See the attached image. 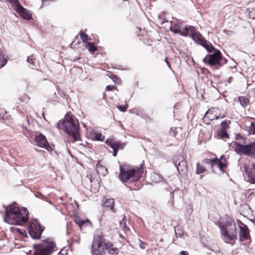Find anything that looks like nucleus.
I'll list each match as a JSON object with an SVG mask.
<instances>
[{"mask_svg": "<svg viewBox=\"0 0 255 255\" xmlns=\"http://www.w3.org/2000/svg\"><path fill=\"white\" fill-rule=\"evenodd\" d=\"M87 178L89 180L90 182L92 181V176L91 175H87Z\"/></svg>", "mask_w": 255, "mask_h": 255, "instance_id": "52", "label": "nucleus"}, {"mask_svg": "<svg viewBox=\"0 0 255 255\" xmlns=\"http://www.w3.org/2000/svg\"><path fill=\"white\" fill-rule=\"evenodd\" d=\"M205 171V168L203 167L202 165L199 164V163H197V169H196V173L201 174Z\"/></svg>", "mask_w": 255, "mask_h": 255, "instance_id": "28", "label": "nucleus"}, {"mask_svg": "<svg viewBox=\"0 0 255 255\" xmlns=\"http://www.w3.org/2000/svg\"><path fill=\"white\" fill-rule=\"evenodd\" d=\"M150 178L151 180L154 182H159L161 181V176L155 172H153L151 174Z\"/></svg>", "mask_w": 255, "mask_h": 255, "instance_id": "21", "label": "nucleus"}, {"mask_svg": "<svg viewBox=\"0 0 255 255\" xmlns=\"http://www.w3.org/2000/svg\"><path fill=\"white\" fill-rule=\"evenodd\" d=\"M5 114V110L3 108H0V119H3Z\"/></svg>", "mask_w": 255, "mask_h": 255, "instance_id": "41", "label": "nucleus"}, {"mask_svg": "<svg viewBox=\"0 0 255 255\" xmlns=\"http://www.w3.org/2000/svg\"><path fill=\"white\" fill-rule=\"evenodd\" d=\"M120 226L122 227H124L126 229H128L127 226V224H126V221L125 220V216L124 215V216L123 217V218L122 219V221H121L120 223Z\"/></svg>", "mask_w": 255, "mask_h": 255, "instance_id": "36", "label": "nucleus"}, {"mask_svg": "<svg viewBox=\"0 0 255 255\" xmlns=\"http://www.w3.org/2000/svg\"><path fill=\"white\" fill-rule=\"evenodd\" d=\"M238 101L241 106L244 108L246 107L249 103V100L247 98L244 96L239 97Z\"/></svg>", "mask_w": 255, "mask_h": 255, "instance_id": "22", "label": "nucleus"}, {"mask_svg": "<svg viewBox=\"0 0 255 255\" xmlns=\"http://www.w3.org/2000/svg\"><path fill=\"white\" fill-rule=\"evenodd\" d=\"M7 63V59L4 54L0 52V68L4 66Z\"/></svg>", "mask_w": 255, "mask_h": 255, "instance_id": "23", "label": "nucleus"}, {"mask_svg": "<svg viewBox=\"0 0 255 255\" xmlns=\"http://www.w3.org/2000/svg\"><path fill=\"white\" fill-rule=\"evenodd\" d=\"M88 35L87 34H85V35L84 36H83V37H82V40L83 42L86 43V41L88 40Z\"/></svg>", "mask_w": 255, "mask_h": 255, "instance_id": "48", "label": "nucleus"}, {"mask_svg": "<svg viewBox=\"0 0 255 255\" xmlns=\"http://www.w3.org/2000/svg\"><path fill=\"white\" fill-rule=\"evenodd\" d=\"M106 143L113 149V155L116 156L119 149H123L125 144L120 141H115L113 139H107Z\"/></svg>", "mask_w": 255, "mask_h": 255, "instance_id": "12", "label": "nucleus"}, {"mask_svg": "<svg viewBox=\"0 0 255 255\" xmlns=\"http://www.w3.org/2000/svg\"><path fill=\"white\" fill-rule=\"evenodd\" d=\"M5 212L4 220L9 224L22 225L28 220V211L25 208L9 205L5 207Z\"/></svg>", "mask_w": 255, "mask_h": 255, "instance_id": "1", "label": "nucleus"}, {"mask_svg": "<svg viewBox=\"0 0 255 255\" xmlns=\"http://www.w3.org/2000/svg\"><path fill=\"white\" fill-rule=\"evenodd\" d=\"M223 32L226 34V35H232L233 34V32L232 31L230 30H226V29H224L223 30Z\"/></svg>", "mask_w": 255, "mask_h": 255, "instance_id": "44", "label": "nucleus"}, {"mask_svg": "<svg viewBox=\"0 0 255 255\" xmlns=\"http://www.w3.org/2000/svg\"><path fill=\"white\" fill-rule=\"evenodd\" d=\"M114 88H115V86L108 85V86H107L106 87V90L107 91H111L112 89H114Z\"/></svg>", "mask_w": 255, "mask_h": 255, "instance_id": "46", "label": "nucleus"}, {"mask_svg": "<svg viewBox=\"0 0 255 255\" xmlns=\"http://www.w3.org/2000/svg\"><path fill=\"white\" fill-rule=\"evenodd\" d=\"M28 230L30 236L34 239H40L43 231L40 224L36 220L30 221Z\"/></svg>", "mask_w": 255, "mask_h": 255, "instance_id": "10", "label": "nucleus"}, {"mask_svg": "<svg viewBox=\"0 0 255 255\" xmlns=\"http://www.w3.org/2000/svg\"><path fill=\"white\" fill-rule=\"evenodd\" d=\"M221 127L220 129H224L226 130V129L229 127L227 122L226 121L222 122L221 124Z\"/></svg>", "mask_w": 255, "mask_h": 255, "instance_id": "33", "label": "nucleus"}, {"mask_svg": "<svg viewBox=\"0 0 255 255\" xmlns=\"http://www.w3.org/2000/svg\"><path fill=\"white\" fill-rule=\"evenodd\" d=\"M181 35L191 37L195 42L202 46L209 52H211L214 49L212 44L206 40L199 32L196 31V29L193 26L185 27Z\"/></svg>", "mask_w": 255, "mask_h": 255, "instance_id": "5", "label": "nucleus"}, {"mask_svg": "<svg viewBox=\"0 0 255 255\" xmlns=\"http://www.w3.org/2000/svg\"><path fill=\"white\" fill-rule=\"evenodd\" d=\"M104 248L111 255H117L119 253V249L114 247L113 244L109 241H104Z\"/></svg>", "mask_w": 255, "mask_h": 255, "instance_id": "16", "label": "nucleus"}, {"mask_svg": "<svg viewBox=\"0 0 255 255\" xmlns=\"http://www.w3.org/2000/svg\"><path fill=\"white\" fill-rule=\"evenodd\" d=\"M212 159H206L204 160V162L206 164H210L211 165H212Z\"/></svg>", "mask_w": 255, "mask_h": 255, "instance_id": "47", "label": "nucleus"}, {"mask_svg": "<svg viewBox=\"0 0 255 255\" xmlns=\"http://www.w3.org/2000/svg\"><path fill=\"white\" fill-rule=\"evenodd\" d=\"M157 20L161 24H162L167 21L164 14L159 15L157 17Z\"/></svg>", "mask_w": 255, "mask_h": 255, "instance_id": "29", "label": "nucleus"}, {"mask_svg": "<svg viewBox=\"0 0 255 255\" xmlns=\"http://www.w3.org/2000/svg\"><path fill=\"white\" fill-rule=\"evenodd\" d=\"M119 175L122 182L132 183L137 181L142 175V167L128 168L125 165H120Z\"/></svg>", "mask_w": 255, "mask_h": 255, "instance_id": "3", "label": "nucleus"}, {"mask_svg": "<svg viewBox=\"0 0 255 255\" xmlns=\"http://www.w3.org/2000/svg\"><path fill=\"white\" fill-rule=\"evenodd\" d=\"M255 194H254V192L253 191H251V192L249 193V194L248 195V197H250V196H251L252 195H254Z\"/></svg>", "mask_w": 255, "mask_h": 255, "instance_id": "55", "label": "nucleus"}, {"mask_svg": "<svg viewBox=\"0 0 255 255\" xmlns=\"http://www.w3.org/2000/svg\"><path fill=\"white\" fill-rule=\"evenodd\" d=\"M180 255H188V253L187 252L182 251L180 253Z\"/></svg>", "mask_w": 255, "mask_h": 255, "instance_id": "50", "label": "nucleus"}, {"mask_svg": "<svg viewBox=\"0 0 255 255\" xmlns=\"http://www.w3.org/2000/svg\"><path fill=\"white\" fill-rule=\"evenodd\" d=\"M86 47L88 48V50L91 52H94L97 50V48L95 46L94 44L91 42H88Z\"/></svg>", "mask_w": 255, "mask_h": 255, "instance_id": "25", "label": "nucleus"}, {"mask_svg": "<svg viewBox=\"0 0 255 255\" xmlns=\"http://www.w3.org/2000/svg\"><path fill=\"white\" fill-rule=\"evenodd\" d=\"M17 12L24 19L30 20L31 18V15L27 10L22 7L19 3L13 7Z\"/></svg>", "mask_w": 255, "mask_h": 255, "instance_id": "15", "label": "nucleus"}, {"mask_svg": "<svg viewBox=\"0 0 255 255\" xmlns=\"http://www.w3.org/2000/svg\"><path fill=\"white\" fill-rule=\"evenodd\" d=\"M235 151L239 155H244L255 158V142H252L248 145H243L237 141L233 142Z\"/></svg>", "mask_w": 255, "mask_h": 255, "instance_id": "7", "label": "nucleus"}, {"mask_svg": "<svg viewBox=\"0 0 255 255\" xmlns=\"http://www.w3.org/2000/svg\"><path fill=\"white\" fill-rule=\"evenodd\" d=\"M182 25V23L181 22L173 23L171 22L170 26L171 30L175 33H179L181 35V33L184 29L183 28L181 30Z\"/></svg>", "mask_w": 255, "mask_h": 255, "instance_id": "17", "label": "nucleus"}, {"mask_svg": "<svg viewBox=\"0 0 255 255\" xmlns=\"http://www.w3.org/2000/svg\"><path fill=\"white\" fill-rule=\"evenodd\" d=\"M96 171L98 174L103 176H105L108 173L107 169L105 166L100 164L99 162L97 164Z\"/></svg>", "mask_w": 255, "mask_h": 255, "instance_id": "19", "label": "nucleus"}, {"mask_svg": "<svg viewBox=\"0 0 255 255\" xmlns=\"http://www.w3.org/2000/svg\"><path fill=\"white\" fill-rule=\"evenodd\" d=\"M218 135L222 138L228 137V134L226 130L220 129L218 131Z\"/></svg>", "mask_w": 255, "mask_h": 255, "instance_id": "26", "label": "nucleus"}, {"mask_svg": "<svg viewBox=\"0 0 255 255\" xmlns=\"http://www.w3.org/2000/svg\"><path fill=\"white\" fill-rule=\"evenodd\" d=\"M35 140L38 146L44 148L48 151H50L52 149L46 138L42 134H40L39 135L36 136Z\"/></svg>", "mask_w": 255, "mask_h": 255, "instance_id": "13", "label": "nucleus"}, {"mask_svg": "<svg viewBox=\"0 0 255 255\" xmlns=\"http://www.w3.org/2000/svg\"><path fill=\"white\" fill-rule=\"evenodd\" d=\"M213 50L215 51L214 53L209 54L205 56L203 59V61L207 64H208L211 66L222 65L226 63V60L223 59L220 51L218 50L215 49L214 48ZM213 49L212 50V51Z\"/></svg>", "mask_w": 255, "mask_h": 255, "instance_id": "9", "label": "nucleus"}, {"mask_svg": "<svg viewBox=\"0 0 255 255\" xmlns=\"http://www.w3.org/2000/svg\"><path fill=\"white\" fill-rule=\"evenodd\" d=\"M114 204V201L113 199H106L105 201H104V206L106 208H109L111 210L113 211L114 212L115 211L114 210L113 205Z\"/></svg>", "mask_w": 255, "mask_h": 255, "instance_id": "20", "label": "nucleus"}, {"mask_svg": "<svg viewBox=\"0 0 255 255\" xmlns=\"http://www.w3.org/2000/svg\"><path fill=\"white\" fill-rule=\"evenodd\" d=\"M79 35L80 36V37H81V39H82V37H83V36H84L85 35L84 33L83 32H82V31H80V32Z\"/></svg>", "mask_w": 255, "mask_h": 255, "instance_id": "51", "label": "nucleus"}, {"mask_svg": "<svg viewBox=\"0 0 255 255\" xmlns=\"http://www.w3.org/2000/svg\"><path fill=\"white\" fill-rule=\"evenodd\" d=\"M34 196L35 197L38 198H40L43 200H45L46 198V196H44L40 192H35L34 193Z\"/></svg>", "mask_w": 255, "mask_h": 255, "instance_id": "34", "label": "nucleus"}, {"mask_svg": "<svg viewBox=\"0 0 255 255\" xmlns=\"http://www.w3.org/2000/svg\"><path fill=\"white\" fill-rule=\"evenodd\" d=\"M33 60H34V57H33V55L28 56L27 58V62L31 64H33V63H34Z\"/></svg>", "mask_w": 255, "mask_h": 255, "instance_id": "40", "label": "nucleus"}, {"mask_svg": "<svg viewBox=\"0 0 255 255\" xmlns=\"http://www.w3.org/2000/svg\"><path fill=\"white\" fill-rule=\"evenodd\" d=\"M235 139L236 140H239L240 139H243V137H242V136L240 134H237L235 136Z\"/></svg>", "mask_w": 255, "mask_h": 255, "instance_id": "49", "label": "nucleus"}, {"mask_svg": "<svg viewBox=\"0 0 255 255\" xmlns=\"http://www.w3.org/2000/svg\"><path fill=\"white\" fill-rule=\"evenodd\" d=\"M55 244L50 239L42 241L41 243L34 245L33 255H50L54 251Z\"/></svg>", "mask_w": 255, "mask_h": 255, "instance_id": "6", "label": "nucleus"}, {"mask_svg": "<svg viewBox=\"0 0 255 255\" xmlns=\"http://www.w3.org/2000/svg\"><path fill=\"white\" fill-rule=\"evenodd\" d=\"M250 132L253 134L255 133V124L252 123L250 127Z\"/></svg>", "mask_w": 255, "mask_h": 255, "instance_id": "39", "label": "nucleus"}, {"mask_svg": "<svg viewBox=\"0 0 255 255\" xmlns=\"http://www.w3.org/2000/svg\"><path fill=\"white\" fill-rule=\"evenodd\" d=\"M224 117H225V116H223L221 117V118H224Z\"/></svg>", "mask_w": 255, "mask_h": 255, "instance_id": "58", "label": "nucleus"}, {"mask_svg": "<svg viewBox=\"0 0 255 255\" xmlns=\"http://www.w3.org/2000/svg\"><path fill=\"white\" fill-rule=\"evenodd\" d=\"M6 1H8L9 3L11 4L13 7H15L16 5H18L19 3V1L18 0H5Z\"/></svg>", "mask_w": 255, "mask_h": 255, "instance_id": "35", "label": "nucleus"}, {"mask_svg": "<svg viewBox=\"0 0 255 255\" xmlns=\"http://www.w3.org/2000/svg\"><path fill=\"white\" fill-rule=\"evenodd\" d=\"M169 133H170V135L175 137L177 134L176 128H171L170 131H169Z\"/></svg>", "mask_w": 255, "mask_h": 255, "instance_id": "38", "label": "nucleus"}, {"mask_svg": "<svg viewBox=\"0 0 255 255\" xmlns=\"http://www.w3.org/2000/svg\"><path fill=\"white\" fill-rule=\"evenodd\" d=\"M208 117V118H210V117L209 116V113L208 112H207L205 115V118Z\"/></svg>", "mask_w": 255, "mask_h": 255, "instance_id": "56", "label": "nucleus"}, {"mask_svg": "<svg viewBox=\"0 0 255 255\" xmlns=\"http://www.w3.org/2000/svg\"><path fill=\"white\" fill-rule=\"evenodd\" d=\"M224 157V156L223 155L221 156V158L220 159H218V158H214V159H212V165H211V167H217L218 166V162H221V160L223 159V158Z\"/></svg>", "mask_w": 255, "mask_h": 255, "instance_id": "27", "label": "nucleus"}, {"mask_svg": "<svg viewBox=\"0 0 255 255\" xmlns=\"http://www.w3.org/2000/svg\"><path fill=\"white\" fill-rule=\"evenodd\" d=\"M57 128L64 130L74 141L80 140L79 122L72 115L67 114L63 121L58 122Z\"/></svg>", "mask_w": 255, "mask_h": 255, "instance_id": "2", "label": "nucleus"}, {"mask_svg": "<svg viewBox=\"0 0 255 255\" xmlns=\"http://www.w3.org/2000/svg\"><path fill=\"white\" fill-rule=\"evenodd\" d=\"M139 31H140L141 30V28H138Z\"/></svg>", "mask_w": 255, "mask_h": 255, "instance_id": "57", "label": "nucleus"}, {"mask_svg": "<svg viewBox=\"0 0 255 255\" xmlns=\"http://www.w3.org/2000/svg\"><path fill=\"white\" fill-rule=\"evenodd\" d=\"M90 137L92 140L103 141L105 137L102 135L100 132H98L96 130H92L90 132Z\"/></svg>", "mask_w": 255, "mask_h": 255, "instance_id": "18", "label": "nucleus"}, {"mask_svg": "<svg viewBox=\"0 0 255 255\" xmlns=\"http://www.w3.org/2000/svg\"><path fill=\"white\" fill-rule=\"evenodd\" d=\"M225 167V164L222 162L221 160V162H218V165L217 168H218L220 170L224 172V168Z\"/></svg>", "mask_w": 255, "mask_h": 255, "instance_id": "32", "label": "nucleus"}, {"mask_svg": "<svg viewBox=\"0 0 255 255\" xmlns=\"http://www.w3.org/2000/svg\"><path fill=\"white\" fill-rule=\"evenodd\" d=\"M75 222L80 227L83 225L85 223L84 221L81 220L79 217H77L75 218Z\"/></svg>", "mask_w": 255, "mask_h": 255, "instance_id": "31", "label": "nucleus"}, {"mask_svg": "<svg viewBox=\"0 0 255 255\" xmlns=\"http://www.w3.org/2000/svg\"><path fill=\"white\" fill-rule=\"evenodd\" d=\"M240 223L242 225V226H240L239 227V240L241 242H244L250 238V232L246 225L242 223L241 222H240Z\"/></svg>", "mask_w": 255, "mask_h": 255, "instance_id": "14", "label": "nucleus"}, {"mask_svg": "<svg viewBox=\"0 0 255 255\" xmlns=\"http://www.w3.org/2000/svg\"><path fill=\"white\" fill-rule=\"evenodd\" d=\"M138 240H139V247L141 249H144L145 248L144 243H143L140 239H138Z\"/></svg>", "mask_w": 255, "mask_h": 255, "instance_id": "43", "label": "nucleus"}, {"mask_svg": "<svg viewBox=\"0 0 255 255\" xmlns=\"http://www.w3.org/2000/svg\"><path fill=\"white\" fill-rule=\"evenodd\" d=\"M175 234L176 237L180 238H184V233L182 230L179 227H176L174 228Z\"/></svg>", "mask_w": 255, "mask_h": 255, "instance_id": "24", "label": "nucleus"}, {"mask_svg": "<svg viewBox=\"0 0 255 255\" xmlns=\"http://www.w3.org/2000/svg\"><path fill=\"white\" fill-rule=\"evenodd\" d=\"M219 227L224 238L228 241H233L237 238V231L235 222L229 217L220 219Z\"/></svg>", "mask_w": 255, "mask_h": 255, "instance_id": "4", "label": "nucleus"}, {"mask_svg": "<svg viewBox=\"0 0 255 255\" xmlns=\"http://www.w3.org/2000/svg\"><path fill=\"white\" fill-rule=\"evenodd\" d=\"M104 235L102 233L96 235L93 239L92 244V255H104L105 248L103 246L104 244Z\"/></svg>", "mask_w": 255, "mask_h": 255, "instance_id": "8", "label": "nucleus"}, {"mask_svg": "<svg viewBox=\"0 0 255 255\" xmlns=\"http://www.w3.org/2000/svg\"><path fill=\"white\" fill-rule=\"evenodd\" d=\"M165 62L167 63V65L168 67H169V68L171 69L170 63H169V62L168 61L167 59L165 60Z\"/></svg>", "mask_w": 255, "mask_h": 255, "instance_id": "54", "label": "nucleus"}, {"mask_svg": "<svg viewBox=\"0 0 255 255\" xmlns=\"http://www.w3.org/2000/svg\"><path fill=\"white\" fill-rule=\"evenodd\" d=\"M173 161L178 172L181 175L185 174L187 171V166L184 157L181 155H176L174 157Z\"/></svg>", "mask_w": 255, "mask_h": 255, "instance_id": "11", "label": "nucleus"}, {"mask_svg": "<svg viewBox=\"0 0 255 255\" xmlns=\"http://www.w3.org/2000/svg\"><path fill=\"white\" fill-rule=\"evenodd\" d=\"M193 212L192 206L191 205H188L186 207V213L188 215H191Z\"/></svg>", "mask_w": 255, "mask_h": 255, "instance_id": "37", "label": "nucleus"}, {"mask_svg": "<svg viewBox=\"0 0 255 255\" xmlns=\"http://www.w3.org/2000/svg\"><path fill=\"white\" fill-rule=\"evenodd\" d=\"M59 254L62 255H65L67 254V252L66 250L62 249L59 253Z\"/></svg>", "mask_w": 255, "mask_h": 255, "instance_id": "45", "label": "nucleus"}, {"mask_svg": "<svg viewBox=\"0 0 255 255\" xmlns=\"http://www.w3.org/2000/svg\"><path fill=\"white\" fill-rule=\"evenodd\" d=\"M211 120H213L214 119H218L219 118V117L217 116H214L213 117H211Z\"/></svg>", "mask_w": 255, "mask_h": 255, "instance_id": "53", "label": "nucleus"}, {"mask_svg": "<svg viewBox=\"0 0 255 255\" xmlns=\"http://www.w3.org/2000/svg\"><path fill=\"white\" fill-rule=\"evenodd\" d=\"M248 176L250 179L251 182L255 184V173H248Z\"/></svg>", "mask_w": 255, "mask_h": 255, "instance_id": "30", "label": "nucleus"}, {"mask_svg": "<svg viewBox=\"0 0 255 255\" xmlns=\"http://www.w3.org/2000/svg\"><path fill=\"white\" fill-rule=\"evenodd\" d=\"M117 108L120 110L121 112H125L127 109V106H119L117 107Z\"/></svg>", "mask_w": 255, "mask_h": 255, "instance_id": "42", "label": "nucleus"}]
</instances>
